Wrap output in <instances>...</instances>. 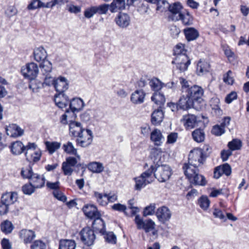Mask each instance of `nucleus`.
I'll use <instances>...</instances> for the list:
<instances>
[{
  "label": "nucleus",
  "instance_id": "obj_20",
  "mask_svg": "<svg viewBox=\"0 0 249 249\" xmlns=\"http://www.w3.org/2000/svg\"><path fill=\"white\" fill-rule=\"evenodd\" d=\"M18 196L16 192H7L3 194L1 198L2 203L9 206L13 204L18 200Z\"/></svg>",
  "mask_w": 249,
  "mask_h": 249
},
{
  "label": "nucleus",
  "instance_id": "obj_26",
  "mask_svg": "<svg viewBox=\"0 0 249 249\" xmlns=\"http://www.w3.org/2000/svg\"><path fill=\"white\" fill-rule=\"evenodd\" d=\"M150 139L155 145L160 146L164 141V137L159 129H155L151 132Z\"/></svg>",
  "mask_w": 249,
  "mask_h": 249
},
{
  "label": "nucleus",
  "instance_id": "obj_46",
  "mask_svg": "<svg viewBox=\"0 0 249 249\" xmlns=\"http://www.w3.org/2000/svg\"><path fill=\"white\" fill-rule=\"evenodd\" d=\"M187 50L185 49V45L182 43H178L175 47L174 54L176 56L181 54H186Z\"/></svg>",
  "mask_w": 249,
  "mask_h": 249
},
{
  "label": "nucleus",
  "instance_id": "obj_25",
  "mask_svg": "<svg viewBox=\"0 0 249 249\" xmlns=\"http://www.w3.org/2000/svg\"><path fill=\"white\" fill-rule=\"evenodd\" d=\"M54 101L56 105L61 108H65L69 104L68 98L64 93L56 94Z\"/></svg>",
  "mask_w": 249,
  "mask_h": 249
},
{
  "label": "nucleus",
  "instance_id": "obj_33",
  "mask_svg": "<svg viewBox=\"0 0 249 249\" xmlns=\"http://www.w3.org/2000/svg\"><path fill=\"white\" fill-rule=\"evenodd\" d=\"M89 170L93 173H101L104 170V167L103 163L99 162H91L88 165Z\"/></svg>",
  "mask_w": 249,
  "mask_h": 249
},
{
  "label": "nucleus",
  "instance_id": "obj_41",
  "mask_svg": "<svg viewBox=\"0 0 249 249\" xmlns=\"http://www.w3.org/2000/svg\"><path fill=\"white\" fill-rule=\"evenodd\" d=\"M47 4V1H42L41 0H32L31 3L28 6L29 10H34L39 7H45Z\"/></svg>",
  "mask_w": 249,
  "mask_h": 249
},
{
  "label": "nucleus",
  "instance_id": "obj_50",
  "mask_svg": "<svg viewBox=\"0 0 249 249\" xmlns=\"http://www.w3.org/2000/svg\"><path fill=\"white\" fill-rule=\"evenodd\" d=\"M68 2V0H51V1H47L46 8H52L56 5L61 6L67 3Z\"/></svg>",
  "mask_w": 249,
  "mask_h": 249
},
{
  "label": "nucleus",
  "instance_id": "obj_57",
  "mask_svg": "<svg viewBox=\"0 0 249 249\" xmlns=\"http://www.w3.org/2000/svg\"><path fill=\"white\" fill-rule=\"evenodd\" d=\"M97 13L95 6H91L87 8L84 11V16L88 18H91Z\"/></svg>",
  "mask_w": 249,
  "mask_h": 249
},
{
  "label": "nucleus",
  "instance_id": "obj_22",
  "mask_svg": "<svg viewBox=\"0 0 249 249\" xmlns=\"http://www.w3.org/2000/svg\"><path fill=\"white\" fill-rule=\"evenodd\" d=\"M19 236L25 244H28L35 238L36 234L32 230L23 229L20 231Z\"/></svg>",
  "mask_w": 249,
  "mask_h": 249
},
{
  "label": "nucleus",
  "instance_id": "obj_23",
  "mask_svg": "<svg viewBox=\"0 0 249 249\" xmlns=\"http://www.w3.org/2000/svg\"><path fill=\"white\" fill-rule=\"evenodd\" d=\"M85 130L80 123L71 122L69 124L70 133L73 136H79Z\"/></svg>",
  "mask_w": 249,
  "mask_h": 249
},
{
  "label": "nucleus",
  "instance_id": "obj_36",
  "mask_svg": "<svg viewBox=\"0 0 249 249\" xmlns=\"http://www.w3.org/2000/svg\"><path fill=\"white\" fill-rule=\"evenodd\" d=\"M210 65L207 62L200 60L197 65L196 71L198 75H202L203 73L208 71Z\"/></svg>",
  "mask_w": 249,
  "mask_h": 249
},
{
  "label": "nucleus",
  "instance_id": "obj_1",
  "mask_svg": "<svg viewBox=\"0 0 249 249\" xmlns=\"http://www.w3.org/2000/svg\"><path fill=\"white\" fill-rule=\"evenodd\" d=\"M21 72L24 77L30 80L29 88L32 89L33 91L38 89L37 85H35V79L39 72V68L37 64L31 62L26 64L21 69Z\"/></svg>",
  "mask_w": 249,
  "mask_h": 249
},
{
  "label": "nucleus",
  "instance_id": "obj_44",
  "mask_svg": "<svg viewBox=\"0 0 249 249\" xmlns=\"http://www.w3.org/2000/svg\"><path fill=\"white\" fill-rule=\"evenodd\" d=\"M13 229V225L8 220L4 221L1 224V231L6 234L11 233Z\"/></svg>",
  "mask_w": 249,
  "mask_h": 249
},
{
  "label": "nucleus",
  "instance_id": "obj_39",
  "mask_svg": "<svg viewBox=\"0 0 249 249\" xmlns=\"http://www.w3.org/2000/svg\"><path fill=\"white\" fill-rule=\"evenodd\" d=\"M194 140L197 142H201L205 139V133L202 129H196L192 132Z\"/></svg>",
  "mask_w": 249,
  "mask_h": 249
},
{
  "label": "nucleus",
  "instance_id": "obj_18",
  "mask_svg": "<svg viewBox=\"0 0 249 249\" xmlns=\"http://www.w3.org/2000/svg\"><path fill=\"white\" fill-rule=\"evenodd\" d=\"M6 132L7 135L11 137H18L23 134V130L16 124H11L6 128Z\"/></svg>",
  "mask_w": 249,
  "mask_h": 249
},
{
  "label": "nucleus",
  "instance_id": "obj_64",
  "mask_svg": "<svg viewBox=\"0 0 249 249\" xmlns=\"http://www.w3.org/2000/svg\"><path fill=\"white\" fill-rule=\"evenodd\" d=\"M220 167L223 174L226 176H229L231 174V168L228 164H224L222 166H220Z\"/></svg>",
  "mask_w": 249,
  "mask_h": 249
},
{
  "label": "nucleus",
  "instance_id": "obj_19",
  "mask_svg": "<svg viewBox=\"0 0 249 249\" xmlns=\"http://www.w3.org/2000/svg\"><path fill=\"white\" fill-rule=\"evenodd\" d=\"M181 121L186 129H192L196 124V117L194 115L188 114L184 115Z\"/></svg>",
  "mask_w": 249,
  "mask_h": 249
},
{
  "label": "nucleus",
  "instance_id": "obj_17",
  "mask_svg": "<svg viewBox=\"0 0 249 249\" xmlns=\"http://www.w3.org/2000/svg\"><path fill=\"white\" fill-rule=\"evenodd\" d=\"M177 20H181L182 23L185 26H190L193 24V17L188 10H182L177 17Z\"/></svg>",
  "mask_w": 249,
  "mask_h": 249
},
{
  "label": "nucleus",
  "instance_id": "obj_2",
  "mask_svg": "<svg viewBox=\"0 0 249 249\" xmlns=\"http://www.w3.org/2000/svg\"><path fill=\"white\" fill-rule=\"evenodd\" d=\"M41 70V79L43 80V82H39L37 84V88H40L41 87H45L46 86L50 87L52 86L53 82V76H52L53 66L52 63L49 60H46L42 62L40 64Z\"/></svg>",
  "mask_w": 249,
  "mask_h": 249
},
{
  "label": "nucleus",
  "instance_id": "obj_14",
  "mask_svg": "<svg viewBox=\"0 0 249 249\" xmlns=\"http://www.w3.org/2000/svg\"><path fill=\"white\" fill-rule=\"evenodd\" d=\"M53 85L58 93H64L69 88V83L67 79L60 76L56 79L53 77Z\"/></svg>",
  "mask_w": 249,
  "mask_h": 249
},
{
  "label": "nucleus",
  "instance_id": "obj_63",
  "mask_svg": "<svg viewBox=\"0 0 249 249\" xmlns=\"http://www.w3.org/2000/svg\"><path fill=\"white\" fill-rule=\"evenodd\" d=\"M236 98L237 93L234 91H232L227 95L225 98V102L228 104H230Z\"/></svg>",
  "mask_w": 249,
  "mask_h": 249
},
{
  "label": "nucleus",
  "instance_id": "obj_28",
  "mask_svg": "<svg viewBox=\"0 0 249 249\" xmlns=\"http://www.w3.org/2000/svg\"><path fill=\"white\" fill-rule=\"evenodd\" d=\"M26 159L30 162H35L38 161L41 157V152L39 149L33 150L29 149L25 153Z\"/></svg>",
  "mask_w": 249,
  "mask_h": 249
},
{
  "label": "nucleus",
  "instance_id": "obj_34",
  "mask_svg": "<svg viewBox=\"0 0 249 249\" xmlns=\"http://www.w3.org/2000/svg\"><path fill=\"white\" fill-rule=\"evenodd\" d=\"M10 148L13 154L19 155L24 151L25 146L21 142L16 141L12 143Z\"/></svg>",
  "mask_w": 249,
  "mask_h": 249
},
{
  "label": "nucleus",
  "instance_id": "obj_4",
  "mask_svg": "<svg viewBox=\"0 0 249 249\" xmlns=\"http://www.w3.org/2000/svg\"><path fill=\"white\" fill-rule=\"evenodd\" d=\"M191 166H183L184 174L190 183L194 185L204 186L207 184L205 178L199 173L198 168H192Z\"/></svg>",
  "mask_w": 249,
  "mask_h": 249
},
{
  "label": "nucleus",
  "instance_id": "obj_31",
  "mask_svg": "<svg viewBox=\"0 0 249 249\" xmlns=\"http://www.w3.org/2000/svg\"><path fill=\"white\" fill-rule=\"evenodd\" d=\"M163 117L164 114L162 110H155L151 115V123L154 125L159 124L162 121Z\"/></svg>",
  "mask_w": 249,
  "mask_h": 249
},
{
  "label": "nucleus",
  "instance_id": "obj_6",
  "mask_svg": "<svg viewBox=\"0 0 249 249\" xmlns=\"http://www.w3.org/2000/svg\"><path fill=\"white\" fill-rule=\"evenodd\" d=\"M153 169L154 176L160 182H164L168 180L171 175L172 170L169 165L156 164L151 165L149 169Z\"/></svg>",
  "mask_w": 249,
  "mask_h": 249
},
{
  "label": "nucleus",
  "instance_id": "obj_55",
  "mask_svg": "<svg viewBox=\"0 0 249 249\" xmlns=\"http://www.w3.org/2000/svg\"><path fill=\"white\" fill-rule=\"evenodd\" d=\"M179 81L181 85V90L182 93H186L191 87L189 85L188 81L183 77H180L179 78Z\"/></svg>",
  "mask_w": 249,
  "mask_h": 249
},
{
  "label": "nucleus",
  "instance_id": "obj_7",
  "mask_svg": "<svg viewBox=\"0 0 249 249\" xmlns=\"http://www.w3.org/2000/svg\"><path fill=\"white\" fill-rule=\"evenodd\" d=\"M153 169H148L143 172L141 175L134 178L135 181V189L140 190L147 184L151 183L154 179L153 176Z\"/></svg>",
  "mask_w": 249,
  "mask_h": 249
},
{
  "label": "nucleus",
  "instance_id": "obj_49",
  "mask_svg": "<svg viewBox=\"0 0 249 249\" xmlns=\"http://www.w3.org/2000/svg\"><path fill=\"white\" fill-rule=\"evenodd\" d=\"M156 4L157 5L156 10L161 12L165 11L169 7V3L166 0H159Z\"/></svg>",
  "mask_w": 249,
  "mask_h": 249
},
{
  "label": "nucleus",
  "instance_id": "obj_37",
  "mask_svg": "<svg viewBox=\"0 0 249 249\" xmlns=\"http://www.w3.org/2000/svg\"><path fill=\"white\" fill-rule=\"evenodd\" d=\"M151 100L156 104L160 106L163 105L165 102V98L164 95L158 91L154 92L151 97Z\"/></svg>",
  "mask_w": 249,
  "mask_h": 249
},
{
  "label": "nucleus",
  "instance_id": "obj_24",
  "mask_svg": "<svg viewBox=\"0 0 249 249\" xmlns=\"http://www.w3.org/2000/svg\"><path fill=\"white\" fill-rule=\"evenodd\" d=\"M70 108L73 113L81 110L85 106L83 100L80 98H74L70 103Z\"/></svg>",
  "mask_w": 249,
  "mask_h": 249
},
{
  "label": "nucleus",
  "instance_id": "obj_45",
  "mask_svg": "<svg viewBox=\"0 0 249 249\" xmlns=\"http://www.w3.org/2000/svg\"><path fill=\"white\" fill-rule=\"evenodd\" d=\"M182 7L179 2H175L172 4H169L168 9L169 11L174 15L178 14V15L182 12Z\"/></svg>",
  "mask_w": 249,
  "mask_h": 249
},
{
  "label": "nucleus",
  "instance_id": "obj_61",
  "mask_svg": "<svg viewBox=\"0 0 249 249\" xmlns=\"http://www.w3.org/2000/svg\"><path fill=\"white\" fill-rule=\"evenodd\" d=\"M213 214L215 218H219L224 221L226 220L224 213L221 210L218 208H215L213 210Z\"/></svg>",
  "mask_w": 249,
  "mask_h": 249
},
{
  "label": "nucleus",
  "instance_id": "obj_56",
  "mask_svg": "<svg viewBox=\"0 0 249 249\" xmlns=\"http://www.w3.org/2000/svg\"><path fill=\"white\" fill-rule=\"evenodd\" d=\"M72 166L68 164L66 162L62 163V169L65 175L71 176L73 172V169Z\"/></svg>",
  "mask_w": 249,
  "mask_h": 249
},
{
  "label": "nucleus",
  "instance_id": "obj_8",
  "mask_svg": "<svg viewBox=\"0 0 249 249\" xmlns=\"http://www.w3.org/2000/svg\"><path fill=\"white\" fill-rule=\"evenodd\" d=\"M203 152L201 149H195L191 151L188 158V163H185L186 165L191 166L192 168H197L198 166L203 163Z\"/></svg>",
  "mask_w": 249,
  "mask_h": 249
},
{
  "label": "nucleus",
  "instance_id": "obj_38",
  "mask_svg": "<svg viewBox=\"0 0 249 249\" xmlns=\"http://www.w3.org/2000/svg\"><path fill=\"white\" fill-rule=\"evenodd\" d=\"M76 243L72 240H63L59 243V249H75Z\"/></svg>",
  "mask_w": 249,
  "mask_h": 249
},
{
  "label": "nucleus",
  "instance_id": "obj_47",
  "mask_svg": "<svg viewBox=\"0 0 249 249\" xmlns=\"http://www.w3.org/2000/svg\"><path fill=\"white\" fill-rule=\"evenodd\" d=\"M46 146L49 153L53 154L60 147V143L57 142H46Z\"/></svg>",
  "mask_w": 249,
  "mask_h": 249
},
{
  "label": "nucleus",
  "instance_id": "obj_5",
  "mask_svg": "<svg viewBox=\"0 0 249 249\" xmlns=\"http://www.w3.org/2000/svg\"><path fill=\"white\" fill-rule=\"evenodd\" d=\"M83 211L85 214L89 218H94L95 220L92 223L93 228L97 229L96 224H99L101 226L104 228L105 223L102 219L100 218L101 214L98 211L97 207L93 204H87L85 205L83 208ZM101 232H104L103 228L100 230Z\"/></svg>",
  "mask_w": 249,
  "mask_h": 249
},
{
  "label": "nucleus",
  "instance_id": "obj_11",
  "mask_svg": "<svg viewBox=\"0 0 249 249\" xmlns=\"http://www.w3.org/2000/svg\"><path fill=\"white\" fill-rule=\"evenodd\" d=\"M77 137L76 140L77 145L82 147H86L92 143L93 136L92 131L87 129Z\"/></svg>",
  "mask_w": 249,
  "mask_h": 249
},
{
  "label": "nucleus",
  "instance_id": "obj_43",
  "mask_svg": "<svg viewBox=\"0 0 249 249\" xmlns=\"http://www.w3.org/2000/svg\"><path fill=\"white\" fill-rule=\"evenodd\" d=\"M101 228L97 227L96 229L99 230L100 232L101 233V232L100 231V230L101 229L103 228V227H102V226H101ZM104 228H105V226L103 228L104 232H102V233L103 234L105 235V238L106 240L109 243L115 244L116 242V236L114 235V234L112 232H107L106 234H105V230Z\"/></svg>",
  "mask_w": 249,
  "mask_h": 249
},
{
  "label": "nucleus",
  "instance_id": "obj_13",
  "mask_svg": "<svg viewBox=\"0 0 249 249\" xmlns=\"http://www.w3.org/2000/svg\"><path fill=\"white\" fill-rule=\"evenodd\" d=\"M172 63L175 64L177 68L180 71H184L187 70L190 64V60L189 59L187 54H181L176 56Z\"/></svg>",
  "mask_w": 249,
  "mask_h": 249
},
{
  "label": "nucleus",
  "instance_id": "obj_60",
  "mask_svg": "<svg viewBox=\"0 0 249 249\" xmlns=\"http://www.w3.org/2000/svg\"><path fill=\"white\" fill-rule=\"evenodd\" d=\"M212 133L216 136H220L225 133V129L221 125H216L213 127Z\"/></svg>",
  "mask_w": 249,
  "mask_h": 249
},
{
  "label": "nucleus",
  "instance_id": "obj_16",
  "mask_svg": "<svg viewBox=\"0 0 249 249\" xmlns=\"http://www.w3.org/2000/svg\"><path fill=\"white\" fill-rule=\"evenodd\" d=\"M182 94V95L178 103V106L179 108L183 110H187L192 107L195 108L196 109H198L199 108V107L196 106L193 100H191L189 98H188L186 96V93Z\"/></svg>",
  "mask_w": 249,
  "mask_h": 249
},
{
  "label": "nucleus",
  "instance_id": "obj_51",
  "mask_svg": "<svg viewBox=\"0 0 249 249\" xmlns=\"http://www.w3.org/2000/svg\"><path fill=\"white\" fill-rule=\"evenodd\" d=\"M36 188L33 185L31 184L29 182L28 184H25L22 187L23 193L27 195H31L35 192Z\"/></svg>",
  "mask_w": 249,
  "mask_h": 249
},
{
  "label": "nucleus",
  "instance_id": "obj_3",
  "mask_svg": "<svg viewBox=\"0 0 249 249\" xmlns=\"http://www.w3.org/2000/svg\"><path fill=\"white\" fill-rule=\"evenodd\" d=\"M21 174L23 178L29 179V182L36 189L41 188L45 185V177L43 175L34 173L30 166L22 168Z\"/></svg>",
  "mask_w": 249,
  "mask_h": 249
},
{
  "label": "nucleus",
  "instance_id": "obj_12",
  "mask_svg": "<svg viewBox=\"0 0 249 249\" xmlns=\"http://www.w3.org/2000/svg\"><path fill=\"white\" fill-rule=\"evenodd\" d=\"M81 239L82 242L88 246L93 244L95 236L93 230L89 227H86L81 231L80 233Z\"/></svg>",
  "mask_w": 249,
  "mask_h": 249
},
{
  "label": "nucleus",
  "instance_id": "obj_15",
  "mask_svg": "<svg viewBox=\"0 0 249 249\" xmlns=\"http://www.w3.org/2000/svg\"><path fill=\"white\" fill-rule=\"evenodd\" d=\"M156 215L158 220L164 223L169 220L171 217L172 213L168 207L162 206L157 209Z\"/></svg>",
  "mask_w": 249,
  "mask_h": 249
},
{
  "label": "nucleus",
  "instance_id": "obj_27",
  "mask_svg": "<svg viewBox=\"0 0 249 249\" xmlns=\"http://www.w3.org/2000/svg\"><path fill=\"white\" fill-rule=\"evenodd\" d=\"M34 57L35 60L38 62L46 61L47 57V52L42 46L36 48L34 51Z\"/></svg>",
  "mask_w": 249,
  "mask_h": 249
},
{
  "label": "nucleus",
  "instance_id": "obj_32",
  "mask_svg": "<svg viewBox=\"0 0 249 249\" xmlns=\"http://www.w3.org/2000/svg\"><path fill=\"white\" fill-rule=\"evenodd\" d=\"M183 31L188 41L194 40L199 36L198 32L194 28H187L184 29Z\"/></svg>",
  "mask_w": 249,
  "mask_h": 249
},
{
  "label": "nucleus",
  "instance_id": "obj_40",
  "mask_svg": "<svg viewBox=\"0 0 249 249\" xmlns=\"http://www.w3.org/2000/svg\"><path fill=\"white\" fill-rule=\"evenodd\" d=\"M149 85L153 90L157 92L162 88L164 84L162 83L159 79L154 78L150 81Z\"/></svg>",
  "mask_w": 249,
  "mask_h": 249
},
{
  "label": "nucleus",
  "instance_id": "obj_35",
  "mask_svg": "<svg viewBox=\"0 0 249 249\" xmlns=\"http://www.w3.org/2000/svg\"><path fill=\"white\" fill-rule=\"evenodd\" d=\"M64 151L68 154L74 155L78 160H80V156L77 154V149L75 148L72 143L68 142L63 145Z\"/></svg>",
  "mask_w": 249,
  "mask_h": 249
},
{
  "label": "nucleus",
  "instance_id": "obj_21",
  "mask_svg": "<svg viewBox=\"0 0 249 249\" xmlns=\"http://www.w3.org/2000/svg\"><path fill=\"white\" fill-rule=\"evenodd\" d=\"M129 16L125 13H120L115 18L116 24L121 28H126L130 24Z\"/></svg>",
  "mask_w": 249,
  "mask_h": 249
},
{
  "label": "nucleus",
  "instance_id": "obj_54",
  "mask_svg": "<svg viewBox=\"0 0 249 249\" xmlns=\"http://www.w3.org/2000/svg\"><path fill=\"white\" fill-rule=\"evenodd\" d=\"M97 13L100 15L106 14L110 8V5L107 4H103L98 6H95Z\"/></svg>",
  "mask_w": 249,
  "mask_h": 249
},
{
  "label": "nucleus",
  "instance_id": "obj_30",
  "mask_svg": "<svg viewBox=\"0 0 249 249\" xmlns=\"http://www.w3.org/2000/svg\"><path fill=\"white\" fill-rule=\"evenodd\" d=\"M125 8V0H113L110 4L109 10L111 13H116Z\"/></svg>",
  "mask_w": 249,
  "mask_h": 249
},
{
  "label": "nucleus",
  "instance_id": "obj_58",
  "mask_svg": "<svg viewBox=\"0 0 249 249\" xmlns=\"http://www.w3.org/2000/svg\"><path fill=\"white\" fill-rule=\"evenodd\" d=\"M156 208L155 204H151L149 206L145 208L143 211V215L146 216L147 215H153L155 213Z\"/></svg>",
  "mask_w": 249,
  "mask_h": 249
},
{
  "label": "nucleus",
  "instance_id": "obj_48",
  "mask_svg": "<svg viewBox=\"0 0 249 249\" xmlns=\"http://www.w3.org/2000/svg\"><path fill=\"white\" fill-rule=\"evenodd\" d=\"M228 146L231 150H239L242 146V142L238 139H233L229 142Z\"/></svg>",
  "mask_w": 249,
  "mask_h": 249
},
{
  "label": "nucleus",
  "instance_id": "obj_62",
  "mask_svg": "<svg viewBox=\"0 0 249 249\" xmlns=\"http://www.w3.org/2000/svg\"><path fill=\"white\" fill-rule=\"evenodd\" d=\"M178 134L176 132H172L167 136V143L169 144L174 143L177 140Z\"/></svg>",
  "mask_w": 249,
  "mask_h": 249
},
{
  "label": "nucleus",
  "instance_id": "obj_10",
  "mask_svg": "<svg viewBox=\"0 0 249 249\" xmlns=\"http://www.w3.org/2000/svg\"><path fill=\"white\" fill-rule=\"evenodd\" d=\"M203 94V89L202 87L197 85L191 86L189 90L186 93V96L193 100L195 104L196 102L201 103Z\"/></svg>",
  "mask_w": 249,
  "mask_h": 249
},
{
  "label": "nucleus",
  "instance_id": "obj_59",
  "mask_svg": "<svg viewBox=\"0 0 249 249\" xmlns=\"http://www.w3.org/2000/svg\"><path fill=\"white\" fill-rule=\"evenodd\" d=\"M46 244L40 240L35 241L31 245V249H46Z\"/></svg>",
  "mask_w": 249,
  "mask_h": 249
},
{
  "label": "nucleus",
  "instance_id": "obj_42",
  "mask_svg": "<svg viewBox=\"0 0 249 249\" xmlns=\"http://www.w3.org/2000/svg\"><path fill=\"white\" fill-rule=\"evenodd\" d=\"M94 196L100 205L106 206L107 204V194H102L97 192H95L94 193Z\"/></svg>",
  "mask_w": 249,
  "mask_h": 249
},
{
  "label": "nucleus",
  "instance_id": "obj_52",
  "mask_svg": "<svg viewBox=\"0 0 249 249\" xmlns=\"http://www.w3.org/2000/svg\"><path fill=\"white\" fill-rule=\"evenodd\" d=\"M7 84V81L4 78L0 76V98H3L7 95V91L3 86Z\"/></svg>",
  "mask_w": 249,
  "mask_h": 249
},
{
  "label": "nucleus",
  "instance_id": "obj_53",
  "mask_svg": "<svg viewBox=\"0 0 249 249\" xmlns=\"http://www.w3.org/2000/svg\"><path fill=\"white\" fill-rule=\"evenodd\" d=\"M210 200L206 196H201L198 200L199 206L203 210H207L210 205Z\"/></svg>",
  "mask_w": 249,
  "mask_h": 249
},
{
  "label": "nucleus",
  "instance_id": "obj_9",
  "mask_svg": "<svg viewBox=\"0 0 249 249\" xmlns=\"http://www.w3.org/2000/svg\"><path fill=\"white\" fill-rule=\"evenodd\" d=\"M135 222L138 229H143L146 232H152V234L155 235L157 231L155 230V223L151 219H147L143 221L139 215L135 216Z\"/></svg>",
  "mask_w": 249,
  "mask_h": 249
},
{
  "label": "nucleus",
  "instance_id": "obj_29",
  "mask_svg": "<svg viewBox=\"0 0 249 249\" xmlns=\"http://www.w3.org/2000/svg\"><path fill=\"white\" fill-rule=\"evenodd\" d=\"M145 94L142 90H137L131 96V101L135 104H140L144 102Z\"/></svg>",
  "mask_w": 249,
  "mask_h": 249
}]
</instances>
